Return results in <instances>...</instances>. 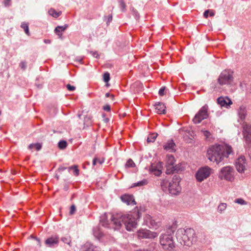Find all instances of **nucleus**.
I'll return each instance as SVG.
<instances>
[{
	"instance_id": "f257e3e1",
	"label": "nucleus",
	"mask_w": 251,
	"mask_h": 251,
	"mask_svg": "<svg viewBox=\"0 0 251 251\" xmlns=\"http://www.w3.org/2000/svg\"><path fill=\"white\" fill-rule=\"evenodd\" d=\"M140 213L138 208L134 209V211L126 215H116V217L112 219V221L115 225L114 229H119L122 225V222L125 225L128 231H131L136 227L137 220L140 218Z\"/></svg>"
},
{
	"instance_id": "f03ea898",
	"label": "nucleus",
	"mask_w": 251,
	"mask_h": 251,
	"mask_svg": "<svg viewBox=\"0 0 251 251\" xmlns=\"http://www.w3.org/2000/svg\"><path fill=\"white\" fill-rule=\"evenodd\" d=\"M232 152V148L229 145L216 144L208 149L207 157L211 161L218 164Z\"/></svg>"
},
{
	"instance_id": "7ed1b4c3",
	"label": "nucleus",
	"mask_w": 251,
	"mask_h": 251,
	"mask_svg": "<svg viewBox=\"0 0 251 251\" xmlns=\"http://www.w3.org/2000/svg\"><path fill=\"white\" fill-rule=\"evenodd\" d=\"M177 241L181 245L190 246L196 241L195 232L192 228H179L176 233Z\"/></svg>"
},
{
	"instance_id": "20e7f679",
	"label": "nucleus",
	"mask_w": 251,
	"mask_h": 251,
	"mask_svg": "<svg viewBox=\"0 0 251 251\" xmlns=\"http://www.w3.org/2000/svg\"><path fill=\"white\" fill-rule=\"evenodd\" d=\"M180 178L179 176L175 175L173 177L168 180L163 179L161 182V187L164 191H169L172 195H177L181 191L179 185Z\"/></svg>"
},
{
	"instance_id": "39448f33",
	"label": "nucleus",
	"mask_w": 251,
	"mask_h": 251,
	"mask_svg": "<svg viewBox=\"0 0 251 251\" xmlns=\"http://www.w3.org/2000/svg\"><path fill=\"white\" fill-rule=\"evenodd\" d=\"M233 73L229 70H224L219 75L213 88L216 91H219L225 85H232L233 83Z\"/></svg>"
},
{
	"instance_id": "423d86ee",
	"label": "nucleus",
	"mask_w": 251,
	"mask_h": 251,
	"mask_svg": "<svg viewBox=\"0 0 251 251\" xmlns=\"http://www.w3.org/2000/svg\"><path fill=\"white\" fill-rule=\"evenodd\" d=\"M235 171L233 167L226 166L222 168L220 171L219 177L221 179H225L232 182L234 180Z\"/></svg>"
},
{
	"instance_id": "0eeeda50",
	"label": "nucleus",
	"mask_w": 251,
	"mask_h": 251,
	"mask_svg": "<svg viewBox=\"0 0 251 251\" xmlns=\"http://www.w3.org/2000/svg\"><path fill=\"white\" fill-rule=\"evenodd\" d=\"M160 243L164 250L170 251L175 247L173 238L171 234H162L160 238Z\"/></svg>"
},
{
	"instance_id": "6e6552de",
	"label": "nucleus",
	"mask_w": 251,
	"mask_h": 251,
	"mask_svg": "<svg viewBox=\"0 0 251 251\" xmlns=\"http://www.w3.org/2000/svg\"><path fill=\"white\" fill-rule=\"evenodd\" d=\"M211 169L208 166L199 169L196 174L197 181L201 182L208 178L211 173Z\"/></svg>"
},
{
	"instance_id": "1a4fd4ad",
	"label": "nucleus",
	"mask_w": 251,
	"mask_h": 251,
	"mask_svg": "<svg viewBox=\"0 0 251 251\" xmlns=\"http://www.w3.org/2000/svg\"><path fill=\"white\" fill-rule=\"evenodd\" d=\"M208 116V106L205 105L200 109L198 113L195 115L193 119V121L195 124H199L203 120L206 119Z\"/></svg>"
},
{
	"instance_id": "9d476101",
	"label": "nucleus",
	"mask_w": 251,
	"mask_h": 251,
	"mask_svg": "<svg viewBox=\"0 0 251 251\" xmlns=\"http://www.w3.org/2000/svg\"><path fill=\"white\" fill-rule=\"evenodd\" d=\"M235 167L239 173H243L245 172L247 167V162L244 156H240L236 159Z\"/></svg>"
},
{
	"instance_id": "9b49d317",
	"label": "nucleus",
	"mask_w": 251,
	"mask_h": 251,
	"mask_svg": "<svg viewBox=\"0 0 251 251\" xmlns=\"http://www.w3.org/2000/svg\"><path fill=\"white\" fill-rule=\"evenodd\" d=\"M158 235L157 233L147 229H140L137 232L138 237L140 238L152 239L156 237Z\"/></svg>"
},
{
	"instance_id": "f8f14e48",
	"label": "nucleus",
	"mask_w": 251,
	"mask_h": 251,
	"mask_svg": "<svg viewBox=\"0 0 251 251\" xmlns=\"http://www.w3.org/2000/svg\"><path fill=\"white\" fill-rule=\"evenodd\" d=\"M243 133L246 143L251 146V125L244 123L243 125Z\"/></svg>"
},
{
	"instance_id": "ddd939ff",
	"label": "nucleus",
	"mask_w": 251,
	"mask_h": 251,
	"mask_svg": "<svg viewBox=\"0 0 251 251\" xmlns=\"http://www.w3.org/2000/svg\"><path fill=\"white\" fill-rule=\"evenodd\" d=\"M175 162V159L174 157L172 155H168L167 159V165H166V173L170 174L173 173L175 171L174 165Z\"/></svg>"
},
{
	"instance_id": "4468645a",
	"label": "nucleus",
	"mask_w": 251,
	"mask_h": 251,
	"mask_svg": "<svg viewBox=\"0 0 251 251\" xmlns=\"http://www.w3.org/2000/svg\"><path fill=\"white\" fill-rule=\"evenodd\" d=\"M162 163L158 162L151 164L150 170L154 175L159 176L162 173Z\"/></svg>"
},
{
	"instance_id": "2eb2a0df",
	"label": "nucleus",
	"mask_w": 251,
	"mask_h": 251,
	"mask_svg": "<svg viewBox=\"0 0 251 251\" xmlns=\"http://www.w3.org/2000/svg\"><path fill=\"white\" fill-rule=\"evenodd\" d=\"M217 103L221 107L228 108L232 104L231 100L227 97H220L217 99Z\"/></svg>"
},
{
	"instance_id": "dca6fc26",
	"label": "nucleus",
	"mask_w": 251,
	"mask_h": 251,
	"mask_svg": "<svg viewBox=\"0 0 251 251\" xmlns=\"http://www.w3.org/2000/svg\"><path fill=\"white\" fill-rule=\"evenodd\" d=\"M59 242V239L58 236H51L45 240V243L48 247L52 248L57 245Z\"/></svg>"
},
{
	"instance_id": "f3484780",
	"label": "nucleus",
	"mask_w": 251,
	"mask_h": 251,
	"mask_svg": "<svg viewBox=\"0 0 251 251\" xmlns=\"http://www.w3.org/2000/svg\"><path fill=\"white\" fill-rule=\"evenodd\" d=\"M116 216H113L112 215H110V222L107 220V216L105 215L104 216L102 217L101 218V220L100 221V224L104 227H110V226L111 225H113V228L114 229V227L115 226V225L113 224V222L112 221V219L113 217H116Z\"/></svg>"
},
{
	"instance_id": "a211bd4d",
	"label": "nucleus",
	"mask_w": 251,
	"mask_h": 251,
	"mask_svg": "<svg viewBox=\"0 0 251 251\" xmlns=\"http://www.w3.org/2000/svg\"><path fill=\"white\" fill-rule=\"evenodd\" d=\"M122 201L126 203L127 205L136 204V202L132 196L129 195H124L121 197Z\"/></svg>"
},
{
	"instance_id": "6ab92c4d",
	"label": "nucleus",
	"mask_w": 251,
	"mask_h": 251,
	"mask_svg": "<svg viewBox=\"0 0 251 251\" xmlns=\"http://www.w3.org/2000/svg\"><path fill=\"white\" fill-rule=\"evenodd\" d=\"M155 109L156 112L158 114H165L166 113V106H165L164 104L158 102L154 105Z\"/></svg>"
},
{
	"instance_id": "aec40b11",
	"label": "nucleus",
	"mask_w": 251,
	"mask_h": 251,
	"mask_svg": "<svg viewBox=\"0 0 251 251\" xmlns=\"http://www.w3.org/2000/svg\"><path fill=\"white\" fill-rule=\"evenodd\" d=\"M238 114L241 120H245L247 115L246 107L244 105L240 106L238 110Z\"/></svg>"
},
{
	"instance_id": "412c9836",
	"label": "nucleus",
	"mask_w": 251,
	"mask_h": 251,
	"mask_svg": "<svg viewBox=\"0 0 251 251\" xmlns=\"http://www.w3.org/2000/svg\"><path fill=\"white\" fill-rule=\"evenodd\" d=\"M175 144L173 140L168 141L166 144L164 146V150L169 151L170 152H173L175 151Z\"/></svg>"
},
{
	"instance_id": "4be33fe9",
	"label": "nucleus",
	"mask_w": 251,
	"mask_h": 251,
	"mask_svg": "<svg viewBox=\"0 0 251 251\" xmlns=\"http://www.w3.org/2000/svg\"><path fill=\"white\" fill-rule=\"evenodd\" d=\"M131 89L135 93H139L143 90V85L140 82H136L131 86Z\"/></svg>"
},
{
	"instance_id": "5701e85b",
	"label": "nucleus",
	"mask_w": 251,
	"mask_h": 251,
	"mask_svg": "<svg viewBox=\"0 0 251 251\" xmlns=\"http://www.w3.org/2000/svg\"><path fill=\"white\" fill-rule=\"evenodd\" d=\"M68 25H65L63 26H58L55 28L54 31L57 35L61 37L62 36V32L65 31Z\"/></svg>"
},
{
	"instance_id": "b1692460",
	"label": "nucleus",
	"mask_w": 251,
	"mask_h": 251,
	"mask_svg": "<svg viewBox=\"0 0 251 251\" xmlns=\"http://www.w3.org/2000/svg\"><path fill=\"white\" fill-rule=\"evenodd\" d=\"M92 117L91 116L86 115L84 118V128L88 127L92 125Z\"/></svg>"
},
{
	"instance_id": "393cba45",
	"label": "nucleus",
	"mask_w": 251,
	"mask_h": 251,
	"mask_svg": "<svg viewBox=\"0 0 251 251\" xmlns=\"http://www.w3.org/2000/svg\"><path fill=\"white\" fill-rule=\"evenodd\" d=\"M85 251H100V248L91 244L86 243L85 245Z\"/></svg>"
},
{
	"instance_id": "a878e982",
	"label": "nucleus",
	"mask_w": 251,
	"mask_h": 251,
	"mask_svg": "<svg viewBox=\"0 0 251 251\" xmlns=\"http://www.w3.org/2000/svg\"><path fill=\"white\" fill-rule=\"evenodd\" d=\"M157 135L158 134L156 133L149 134L147 139V142L148 143L154 142L157 137Z\"/></svg>"
},
{
	"instance_id": "bb28decb",
	"label": "nucleus",
	"mask_w": 251,
	"mask_h": 251,
	"mask_svg": "<svg viewBox=\"0 0 251 251\" xmlns=\"http://www.w3.org/2000/svg\"><path fill=\"white\" fill-rule=\"evenodd\" d=\"M226 203H221L218 206L217 211L219 213L222 214L226 209Z\"/></svg>"
},
{
	"instance_id": "cd10ccee",
	"label": "nucleus",
	"mask_w": 251,
	"mask_h": 251,
	"mask_svg": "<svg viewBox=\"0 0 251 251\" xmlns=\"http://www.w3.org/2000/svg\"><path fill=\"white\" fill-rule=\"evenodd\" d=\"M61 240L64 243L67 244L69 246H71V237L70 236L66 235L64 237H62Z\"/></svg>"
},
{
	"instance_id": "c85d7f7f",
	"label": "nucleus",
	"mask_w": 251,
	"mask_h": 251,
	"mask_svg": "<svg viewBox=\"0 0 251 251\" xmlns=\"http://www.w3.org/2000/svg\"><path fill=\"white\" fill-rule=\"evenodd\" d=\"M42 148V145L40 143L31 144L28 146V149L32 150L35 148L37 151H39Z\"/></svg>"
},
{
	"instance_id": "c756f323",
	"label": "nucleus",
	"mask_w": 251,
	"mask_h": 251,
	"mask_svg": "<svg viewBox=\"0 0 251 251\" xmlns=\"http://www.w3.org/2000/svg\"><path fill=\"white\" fill-rule=\"evenodd\" d=\"M104 160V158L100 159L98 157H95L93 160V165L95 166V165H97V164L101 165L103 163Z\"/></svg>"
},
{
	"instance_id": "7c9ffc66",
	"label": "nucleus",
	"mask_w": 251,
	"mask_h": 251,
	"mask_svg": "<svg viewBox=\"0 0 251 251\" xmlns=\"http://www.w3.org/2000/svg\"><path fill=\"white\" fill-rule=\"evenodd\" d=\"M21 27L24 29L25 33L27 35H29V31L28 29V25L26 23H22L21 25Z\"/></svg>"
},
{
	"instance_id": "2f4dec72",
	"label": "nucleus",
	"mask_w": 251,
	"mask_h": 251,
	"mask_svg": "<svg viewBox=\"0 0 251 251\" xmlns=\"http://www.w3.org/2000/svg\"><path fill=\"white\" fill-rule=\"evenodd\" d=\"M148 183V181L146 179H143L141 181H140L137 183H133L132 187L135 186H141L145 185H146Z\"/></svg>"
},
{
	"instance_id": "473e14b6",
	"label": "nucleus",
	"mask_w": 251,
	"mask_h": 251,
	"mask_svg": "<svg viewBox=\"0 0 251 251\" xmlns=\"http://www.w3.org/2000/svg\"><path fill=\"white\" fill-rule=\"evenodd\" d=\"M67 146V143L66 141H60L58 144V148L61 150L65 149Z\"/></svg>"
},
{
	"instance_id": "72a5a7b5",
	"label": "nucleus",
	"mask_w": 251,
	"mask_h": 251,
	"mask_svg": "<svg viewBox=\"0 0 251 251\" xmlns=\"http://www.w3.org/2000/svg\"><path fill=\"white\" fill-rule=\"evenodd\" d=\"M49 13L50 15H51V16H52L53 17H55V18H57V17H59L61 14V12H57L53 9H50L49 11Z\"/></svg>"
},
{
	"instance_id": "f704fd0d",
	"label": "nucleus",
	"mask_w": 251,
	"mask_h": 251,
	"mask_svg": "<svg viewBox=\"0 0 251 251\" xmlns=\"http://www.w3.org/2000/svg\"><path fill=\"white\" fill-rule=\"evenodd\" d=\"M77 168H78V167L77 165H75V166L69 167V170L73 169L74 175L75 176H77L79 175V170Z\"/></svg>"
},
{
	"instance_id": "c9c22d12",
	"label": "nucleus",
	"mask_w": 251,
	"mask_h": 251,
	"mask_svg": "<svg viewBox=\"0 0 251 251\" xmlns=\"http://www.w3.org/2000/svg\"><path fill=\"white\" fill-rule=\"evenodd\" d=\"M135 166V164L131 159H128L126 165V167H134Z\"/></svg>"
},
{
	"instance_id": "e433bc0d",
	"label": "nucleus",
	"mask_w": 251,
	"mask_h": 251,
	"mask_svg": "<svg viewBox=\"0 0 251 251\" xmlns=\"http://www.w3.org/2000/svg\"><path fill=\"white\" fill-rule=\"evenodd\" d=\"M120 8L122 11L125 12L126 9V4L123 0H119Z\"/></svg>"
},
{
	"instance_id": "4c0bfd02",
	"label": "nucleus",
	"mask_w": 251,
	"mask_h": 251,
	"mask_svg": "<svg viewBox=\"0 0 251 251\" xmlns=\"http://www.w3.org/2000/svg\"><path fill=\"white\" fill-rule=\"evenodd\" d=\"M103 80L106 82H107L109 81L110 80V74L109 73H105L103 75Z\"/></svg>"
},
{
	"instance_id": "58836bf2",
	"label": "nucleus",
	"mask_w": 251,
	"mask_h": 251,
	"mask_svg": "<svg viewBox=\"0 0 251 251\" xmlns=\"http://www.w3.org/2000/svg\"><path fill=\"white\" fill-rule=\"evenodd\" d=\"M234 201L235 203H238L240 204H242V205L247 204L246 202L242 199H237L235 200Z\"/></svg>"
},
{
	"instance_id": "ea45409f",
	"label": "nucleus",
	"mask_w": 251,
	"mask_h": 251,
	"mask_svg": "<svg viewBox=\"0 0 251 251\" xmlns=\"http://www.w3.org/2000/svg\"><path fill=\"white\" fill-rule=\"evenodd\" d=\"M132 12V14L135 16V18H136V19L138 20L139 18V14L138 13L137 11L136 10H135L134 8H133Z\"/></svg>"
},
{
	"instance_id": "a19ab883",
	"label": "nucleus",
	"mask_w": 251,
	"mask_h": 251,
	"mask_svg": "<svg viewBox=\"0 0 251 251\" xmlns=\"http://www.w3.org/2000/svg\"><path fill=\"white\" fill-rule=\"evenodd\" d=\"M75 210H76V208H75V205H71V206L70 207V214L71 215L74 214L75 211Z\"/></svg>"
},
{
	"instance_id": "79ce46f5",
	"label": "nucleus",
	"mask_w": 251,
	"mask_h": 251,
	"mask_svg": "<svg viewBox=\"0 0 251 251\" xmlns=\"http://www.w3.org/2000/svg\"><path fill=\"white\" fill-rule=\"evenodd\" d=\"M66 87L68 90L73 91L75 90V87L74 86H72L70 84H68L66 85Z\"/></svg>"
},
{
	"instance_id": "37998d69",
	"label": "nucleus",
	"mask_w": 251,
	"mask_h": 251,
	"mask_svg": "<svg viewBox=\"0 0 251 251\" xmlns=\"http://www.w3.org/2000/svg\"><path fill=\"white\" fill-rule=\"evenodd\" d=\"M165 88L162 87L160 89L159 91V94L160 96H163L164 95V91H165Z\"/></svg>"
},
{
	"instance_id": "c03bdc74",
	"label": "nucleus",
	"mask_w": 251,
	"mask_h": 251,
	"mask_svg": "<svg viewBox=\"0 0 251 251\" xmlns=\"http://www.w3.org/2000/svg\"><path fill=\"white\" fill-rule=\"evenodd\" d=\"M202 132H203V135L206 137V138L209 137V136L210 135V133L208 131L204 130V131H203Z\"/></svg>"
},
{
	"instance_id": "a18cd8bd",
	"label": "nucleus",
	"mask_w": 251,
	"mask_h": 251,
	"mask_svg": "<svg viewBox=\"0 0 251 251\" xmlns=\"http://www.w3.org/2000/svg\"><path fill=\"white\" fill-rule=\"evenodd\" d=\"M20 66L22 69H25L26 66V63L25 62H22L20 63Z\"/></svg>"
},
{
	"instance_id": "49530a36",
	"label": "nucleus",
	"mask_w": 251,
	"mask_h": 251,
	"mask_svg": "<svg viewBox=\"0 0 251 251\" xmlns=\"http://www.w3.org/2000/svg\"><path fill=\"white\" fill-rule=\"evenodd\" d=\"M103 110L109 111L110 110V106L109 105H106L103 107Z\"/></svg>"
},
{
	"instance_id": "de8ad7c7",
	"label": "nucleus",
	"mask_w": 251,
	"mask_h": 251,
	"mask_svg": "<svg viewBox=\"0 0 251 251\" xmlns=\"http://www.w3.org/2000/svg\"><path fill=\"white\" fill-rule=\"evenodd\" d=\"M10 0H4L3 1V3L5 5V6H8L10 5Z\"/></svg>"
},
{
	"instance_id": "09e8293b",
	"label": "nucleus",
	"mask_w": 251,
	"mask_h": 251,
	"mask_svg": "<svg viewBox=\"0 0 251 251\" xmlns=\"http://www.w3.org/2000/svg\"><path fill=\"white\" fill-rule=\"evenodd\" d=\"M209 13V10H207L204 11V14H203V16H204V18H207L208 17Z\"/></svg>"
},
{
	"instance_id": "8fccbe9b",
	"label": "nucleus",
	"mask_w": 251,
	"mask_h": 251,
	"mask_svg": "<svg viewBox=\"0 0 251 251\" xmlns=\"http://www.w3.org/2000/svg\"><path fill=\"white\" fill-rule=\"evenodd\" d=\"M34 238L37 241L38 244L39 245V246L41 247V244L40 240L39 238H37V237H34Z\"/></svg>"
},
{
	"instance_id": "3c124183",
	"label": "nucleus",
	"mask_w": 251,
	"mask_h": 251,
	"mask_svg": "<svg viewBox=\"0 0 251 251\" xmlns=\"http://www.w3.org/2000/svg\"><path fill=\"white\" fill-rule=\"evenodd\" d=\"M94 57H96V58H97L98 57V54L97 52H93L92 53Z\"/></svg>"
},
{
	"instance_id": "603ef678",
	"label": "nucleus",
	"mask_w": 251,
	"mask_h": 251,
	"mask_svg": "<svg viewBox=\"0 0 251 251\" xmlns=\"http://www.w3.org/2000/svg\"><path fill=\"white\" fill-rule=\"evenodd\" d=\"M65 169H66L65 168H63V167H59L58 169V171L59 172H61V171H64Z\"/></svg>"
},
{
	"instance_id": "864d4df0",
	"label": "nucleus",
	"mask_w": 251,
	"mask_h": 251,
	"mask_svg": "<svg viewBox=\"0 0 251 251\" xmlns=\"http://www.w3.org/2000/svg\"><path fill=\"white\" fill-rule=\"evenodd\" d=\"M112 16H111H111H109L108 17V22H111V21H112Z\"/></svg>"
},
{
	"instance_id": "5fc2aeb1",
	"label": "nucleus",
	"mask_w": 251,
	"mask_h": 251,
	"mask_svg": "<svg viewBox=\"0 0 251 251\" xmlns=\"http://www.w3.org/2000/svg\"><path fill=\"white\" fill-rule=\"evenodd\" d=\"M44 42L46 44H50V41L48 39H45L44 40Z\"/></svg>"
},
{
	"instance_id": "6e6d98bb",
	"label": "nucleus",
	"mask_w": 251,
	"mask_h": 251,
	"mask_svg": "<svg viewBox=\"0 0 251 251\" xmlns=\"http://www.w3.org/2000/svg\"><path fill=\"white\" fill-rule=\"evenodd\" d=\"M136 251H149V250L148 249H143V250L139 249V250H137Z\"/></svg>"
},
{
	"instance_id": "4d7b16f0",
	"label": "nucleus",
	"mask_w": 251,
	"mask_h": 251,
	"mask_svg": "<svg viewBox=\"0 0 251 251\" xmlns=\"http://www.w3.org/2000/svg\"><path fill=\"white\" fill-rule=\"evenodd\" d=\"M209 14H210V16L212 17V16H213L214 15L215 13L213 11H211L210 12Z\"/></svg>"
},
{
	"instance_id": "13d9d810",
	"label": "nucleus",
	"mask_w": 251,
	"mask_h": 251,
	"mask_svg": "<svg viewBox=\"0 0 251 251\" xmlns=\"http://www.w3.org/2000/svg\"><path fill=\"white\" fill-rule=\"evenodd\" d=\"M110 96V94L108 93H107L106 94H105V97H109Z\"/></svg>"
},
{
	"instance_id": "bf43d9fd",
	"label": "nucleus",
	"mask_w": 251,
	"mask_h": 251,
	"mask_svg": "<svg viewBox=\"0 0 251 251\" xmlns=\"http://www.w3.org/2000/svg\"><path fill=\"white\" fill-rule=\"evenodd\" d=\"M57 179H59V177L58 176H57Z\"/></svg>"
},
{
	"instance_id": "052dcab7",
	"label": "nucleus",
	"mask_w": 251,
	"mask_h": 251,
	"mask_svg": "<svg viewBox=\"0 0 251 251\" xmlns=\"http://www.w3.org/2000/svg\"><path fill=\"white\" fill-rule=\"evenodd\" d=\"M1 114V111H0V115Z\"/></svg>"
}]
</instances>
